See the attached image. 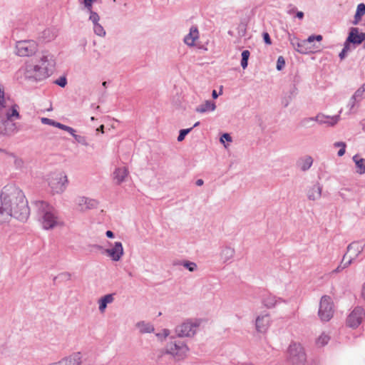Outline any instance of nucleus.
I'll return each instance as SVG.
<instances>
[{"label":"nucleus","instance_id":"43","mask_svg":"<svg viewBox=\"0 0 365 365\" xmlns=\"http://www.w3.org/2000/svg\"><path fill=\"white\" fill-rule=\"evenodd\" d=\"M356 16L357 17H361L362 16H364L365 14V4H359L358 6H357V9H356Z\"/></svg>","mask_w":365,"mask_h":365},{"label":"nucleus","instance_id":"39","mask_svg":"<svg viewBox=\"0 0 365 365\" xmlns=\"http://www.w3.org/2000/svg\"><path fill=\"white\" fill-rule=\"evenodd\" d=\"M88 12L90 14L89 20L92 22L93 26L94 25L99 24V21H100L99 15L96 12L93 11V10L91 11H88Z\"/></svg>","mask_w":365,"mask_h":365},{"label":"nucleus","instance_id":"11","mask_svg":"<svg viewBox=\"0 0 365 365\" xmlns=\"http://www.w3.org/2000/svg\"><path fill=\"white\" fill-rule=\"evenodd\" d=\"M75 204L76 209L80 212H86L89 210L94 209L98 205L96 200L91 199L84 196H79L76 198Z\"/></svg>","mask_w":365,"mask_h":365},{"label":"nucleus","instance_id":"59","mask_svg":"<svg viewBox=\"0 0 365 365\" xmlns=\"http://www.w3.org/2000/svg\"><path fill=\"white\" fill-rule=\"evenodd\" d=\"M296 16L300 19H303L304 17V13L302 11H297Z\"/></svg>","mask_w":365,"mask_h":365},{"label":"nucleus","instance_id":"37","mask_svg":"<svg viewBox=\"0 0 365 365\" xmlns=\"http://www.w3.org/2000/svg\"><path fill=\"white\" fill-rule=\"evenodd\" d=\"M73 138L78 143L83 146L88 147L90 145L89 142L86 136L75 134Z\"/></svg>","mask_w":365,"mask_h":365},{"label":"nucleus","instance_id":"40","mask_svg":"<svg viewBox=\"0 0 365 365\" xmlns=\"http://www.w3.org/2000/svg\"><path fill=\"white\" fill-rule=\"evenodd\" d=\"M170 334V331L168 329H163L160 332L156 334L158 339L160 341H163Z\"/></svg>","mask_w":365,"mask_h":365},{"label":"nucleus","instance_id":"23","mask_svg":"<svg viewBox=\"0 0 365 365\" xmlns=\"http://www.w3.org/2000/svg\"><path fill=\"white\" fill-rule=\"evenodd\" d=\"M114 296L115 294H108L98 299V304L100 313L103 314L108 304H112L114 302Z\"/></svg>","mask_w":365,"mask_h":365},{"label":"nucleus","instance_id":"6","mask_svg":"<svg viewBox=\"0 0 365 365\" xmlns=\"http://www.w3.org/2000/svg\"><path fill=\"white\" fill-rule=\"evenodd\" d=\"M46 181L53 194L63 193L66 190L68 185V178L66 175L61 171H56L49 173L46 177Z\"/></svg>","mask_w":365,"mask_h":365},{"label":"nucleus","instance_id":"10","mask_svg":"<svg viewBox=\"0 0 365 365\" xmlns=\"http://www.w3.org/2000/svg\"><path fill=\"white\" fill-rule=\"evenodd\" d=\"M37 43L32 40L18 41L16 45V53L20 56H29L37 51Z\"/></svg>","mask_w":365,"mask_h":365},{"label":"nucleus","instance_id":"61","mask_svg":"<svg viewBox=\"0 0 365 365\" xmlns=\"http://www.w3.org/2000/svg\"><path fill=\"white\" fill-rule=\"evenodd\" d=\"M361 17H357L356 16V13L355 14V16H354V21L353 22L354 24H357L358 22L361 20Z\"/></svg>","mask_w":365,"mask_h":365},{"label":"nucleus","instance_id":"42","mask_svg":"<svg viewBox=\"0 0 365 365\" xmlns=\"http://www.w3.org/2000/svg\"><path fill=\"white\" fill-rule=\"evenodd\" d=\"M353 260H354V259L345 254L343 257L341 264H342V267L345 269L352 263Z\"/></svg>","mask_w":365,"mask_h":365},{"label":"nucleus","instance_id":"14","mask_svg":"<svg viewBox=\"0 0 365 365\" xmlns=\"http://www.w3.org/2000/svg\"><path fill=\"white\" fill-rule=\"evenodd\" d=\"M82 363V354L81 352H75L72 354L61 359L56 362L51 363L48 365H81Z\"/></svg>","mask_w":365,"mask_h":365},{"label":"nucleus","instance_id":"63","mask_svg":"<svg viewBox=\"0 0 365 365\" xmlns=\"http://www.w3.org/2000/svg\"><path fill=\"white\" fill-rule=\"evenodd\" d=\"M212 96L213 98H217L218 97V94L217 93V91L215 90H213L212 92Z\"/></svg>","mask_w":365,"mask_h":365},{"label":"nucleus","instance_id":"44","mask_svg":"<svg viewBox=\"0 0 365 365\" xmlns=\"http://www.w3.org/2000/svg\"><path fill=\"white\" fill-rule=\"evenodd\" d=\"M358 100H361V98H365V91L363 89V87H360L353 95Z\"/></svg>","mask_w":365,"mask_h":365},{"label":"nucleus","instance_id":"27","mask_svg":"<svg viewBox=\"0 0 365 365\" xmlns=\"http://www.w3.org/2000/svg\"><path fill=\"white\" fill-rule=\"evenodd\" d=\"M215 109L216 105L215 102L205 101L195 108V111L199 113H204L206 112L214 111Z\"/></svg>","mask_w":365,"mask_h":365},{"label":"nucleus","instance_id":"48","mask_svg":"<svg viewBox=\"0 0 365 365\" xmlns=\"http://www.w3.org/2000/svg\"><path fill=\"white\" fill-rule=\"evenodd\" d=\"M56 83L61 87H65L67 83V80L65 77H61L56 81Z\"/></svg>","mask_w":365,"mask_h":365},{"label":"nucleus","instance_id":"47","mask_svg":"<svg viewBox=\"0 0 365 365\" xmlns=\"http://www.w3.org/2000/svg\"><path fill=\"white\" fill-rule=\"evenodd\" d=\"M322 40V35H312L308 37L307 41L309 43L313 42L314 41H321Z\"/></svg>","mask_w":365,"mask_h":365},{"label":"nucleus","instance_id":"50","mask_svg":"<svg viewBox=\"0 0 365 365\" xmlns=\"http://www.w3.org/2000/svg\"><path fill=\"white\" fill-rule=\"evenodd\" d=\"M358 101V99L354 97V96L351 98L349 100L348 106L350 107L349 110L351 111L354 107L355 106L356 102Z\"/></svg>","mask_w":365,"mask_h":365},{"label":"nucleus","instance_id":"12","mask_svg":"<svg viewBox=\"0 0 365 365\" xmlns=\"http://www.w3.org/2000/svg\"><path fill=\"white\" fill-rule=\"evenodd\" d=\"M364 316L363 308L356 307L347 318V324L351 327H357L361 322Z\"/></svg>","mask_w":365,"mask_h":365},{"label":"nucleus","instance_id":"52","mask_svg":"<svg viewBox=\"0 0 365 365\" xmlns=\"http://www.w3.org/2000/svg\"><path fill=\"white\" fill-rule=\"evenodd\" d=\"M63 130L70 133L73 137L76 134V130L70 126L65 125L64 128Z\"/></svg>","mask_w":365,"mask_h":365},{"label":"nucleus","instance_id":"53","mask_svg":"<svg viewBox=\"0 0 365 365\" xmlns=\"http://www.w3.org/2000/svg\"><path fill=\"white\" fill-rule=\"evenodd\" d=\"M263 38H264V42L267 44L270 45L272 43L271 38H270L268 33H267V32L263 33Z\"/></svg>","mask_w":365,"mask_h":365},{"label":"nucleus","instance_id":"55","mask_svg":"<svg viewBox=\"0 0 365 365\" xmlns=\"http://www.w3.org/2000/svg\"><path fill=\"white\" fill-rule=\"evenodd\" d=\"M53 126L63 130L64 128L65 125L55 121Z\"/></svg>","mask_w":365,"mask_h":365},{"label":"nucleus","instance_id":"34","mask_svg":"<svg viewBox=\"0 0 365 365\" xmlns=\"http://www.w3.org/2000/svg\"><path fill=\"white\" fill-rule=\"evenodd\" d=\"M334 148H339L338 156L341 157L345 154L346 145L344 142H335L333 144Z\"/></svg>","mask_w":365,"mask_h":365},{"label":"nucleus","instance_id":"64","mask_svg":"<svg viewBox=\"0 0 365 365\" xmlns=\"http://www.w3.org/2000/svg\"><path fill=\"white\" fill-rule=\"evenodd\" d=\"M362 297L365 299V284H364L363 289H362Z\"/></svg>","mask_w":365,"mask_h":365},{"label":"nucleus","instance_id":"8","mask_svg":"<svg viewBox=\"0 0 365 365\" xmlns=\"http://www.w3.org/2000/svg\"><path fill=\"white\" fill-rule=\"evenodd\" d=\"M321 320L327 322L334 314V304L330 297L324 295L321 298L318 312Z\"/></svg>","mask_w":365,"mask_h":365},{"label":"nucleus","instance_id":"1","mask_svg":"<svg viewBox=\"0 0 365 365\" xmlns=\"http://www.w3.org/2000/svg\"><path fill=\"white\" fill-rule=\"evenodd\" d=\"M30 211L24 192L15 185H5L0 192V224L14 217L25 221Z\"/></svg>","mask_w":365,"mask_h":365},{"label":"nucleus","instance_id":"25","mask_svg":"<svg viewBox=\"0 0 365 365\" xmlns=\"http://www.w3.org/2000/svg\"><path fill=\"white\" fill-rule=\"evenodd\" d=\"M199 38V32L196 26H192L190 32L184 38V42L188 46H193L195 41Z\"/></svg>","mask_w":365,"mask_h":365},{"label":"nucleus","instance_id":"51","mask_svg":"<svg viewBox=\"0 0 365 365\" xmlns=\"http://www.w3.org/2000/svg\"><path fill=\"white\" fill-rule=\"evenodd\" d=\"M225 140L228 141V142H231L232 141V138L231 136L230 135V134L228 133H224L221 138H220V142L224 143H225Z\"/></svg>","mask_w":365,"mask_h":365},{"label":"nucleus","instance_id":"46","mask_svg":"<svg viewBox=\"0 0 365 365\" xmlns=\"http://www.w3.org/2000/svg\"><path fill=\"white\" fill-rule=\"evenodd\" d=\"M285 65L284 59L282 56H279L277 62V69L280 71Z\"/></svg>","mask_w":365,"mask_h":365},{"label":"nucleus","instance_id":"16","mask_svg":"<svg viewBox=\"0 0 365 365\" xmlns=\"http://www.w3.org/2000/svg\"><path fill=\"white\" fill-rule=\"evenodd\" d=\"M289 40L297 51L300 53H307L310 52V48L307 46L309 42L307 40L299 41L297 37L289 35Z\"/></svg>","mask_w":365,"mask_h":365},{"label":"nucleus","instance_id":"36","mask_svg":"<svg viewBox=\"0 0 365 365\" xmlns=\"http://www.w3.org/2000/svg\"><path fill=\"white\" fill-rule=\"evenodd\" d=\"M93 32L95 33V34H96L97 36H98L100 37L103 38V37H105L106 35V30L102 26V25L100 24H97V25H94L93 26Z\"/></svg>","mask_w":365,"mask_h":365},{"label":"nucleus","instance_id":"24","mask_svg":"<svg viewBox=\"0 0 365 365\" xmlns=\"http://www.w3.org/2000/svg\"><path fill=\"white\" fill-rule=\"evenodd\" d=\"M314 160L310 155H305L300 158L297 162V168L303 171H307L312 165Z\"/></svg>","mask_w":365,"mask_h":365},{"label":"nucleus","instance_id":"49","mask_svg":"<svg viewBox=\"0 0 365 365\" xmlns=\"http://www.w3.org/2000/svg\"><path fill=\"white\" fill-rule=\"evenodd\" d=\"M41 121L43 124L54 125L55 121L48 118H41Z\"/></svg>","mask_w":365,"mask_h":365},{"label":"nucleus","instance_id":"58","mask_svg":"<svg viewBox=\"0 0 365 365\" xmlns=\"http://www.w3.org/2000/svg\"><path fill=\"white\" fill-rule=\"evenodd\" d=\"M346 53H347V52H346V51H344V50L342 49V51H341V53H339V58H340L341 59H344V58H345V56H346Z\"/></svg>","mask_w":365,"mask_h":365},{"label":"nucleus","instance_id":"26","mask_svg":"<svg viewBox=\"0 0 365 365\" xmlns=\"http://www.w3.org/2000/svg\"><path fill=\"white\" fill-rule=\"evenodd\" d=\"M57 36V31L54 28H47L39 34V39L48 42L53 40Z\"/></svg>","mask_w":365,"mask_h":365},{"label":"nucleus","instance_id":"32","mask_svg":"<svg viewBox=\"0 0 365 365\" xmlns=\"http://www.w3.org/2000/svg\"><path fill=\"white\" fill-rule=\"evenodd\" d=\"M353 194V190L350 187H342L339 191V195L344 200H348Z\"/></svg>","mask_w":365,"mask_h":365},{"label":"nucleus","instance_id":"60","mask_svg":"<svg viewBox=\"0 0 365 365\" xmlns=\"http://www.w3.org/2000/svg\"><path fill=\"white\" fill-rule=\"evenodd\" d=\"M361 17H357L356 16V13L355 14V16H354V21L353 22L354 24H357L358 22L361 20Z\"/></svg>","mask_w":365,"mask_h":365},{"label":"nucleus","instance_id":"31","mask_svg":"<svg viewBox=\"0 0 365 365\" xmlns=\"http://www.w3.org/2000/svg\"><path fill=\"white\" fill-rule=\"evenodd\" d=\"M199 125H200V122H196L194 124L192 128L180 130V133H179V135L178 137V141H179V142L182 141L185 139L186 135H187L192 130L193 128L197 127Z\"/></svg>","mask_w":365,"mask_h":365},{"label":"nucleus","instance_id":"28","mask_svg":"<svg viewBox=\"0 0 365 365\" xmlns=\"http://www.w3.org/2000/svg\"><path fill=\"white\" fill-rule=\"evenodd\" d=\"M136 328L140 334L153 333L155 330L153 325L150 322L141 321L135 324Z\"/></svg>","mask_w":365,"mask_h":365},{"label":"nucleus","instance_id":"57","mask_svg":"<svg viewBox=\"0 0 365 365\" xmlns=\"http://www.w3.org/2000/svg\"><path fill=\"white\" fill-rule=\"evenodd\" d=\"M344 268L342 267V264H339L335 269L332 271L333 273H337L341 272Z\"/></svg>","mask_w":365,"mask_h":365},{"label":"nucleus","instance_id":"18","mask_svg":"<svg viewBox=\"0 0 365 365\" xmlns=\"http://www.w3.org/2000/svg\"><path fill=\"white\" fill-rule=\"evenodd\" d=\"M0 156L4 158L8 163H13L16 169H21L24 165V162L21 158L3 149H0Z\"/></svg>","mask_w":365,"mask_h":365},{"label":"nucleus","instance_id":"54","mask_svg":"<svg viewBox=\"0 0 365 365\" xmlns=\"http://www.w3.org/2000/svg\"><path fill=\"white\" fill-rule=\"evenodd\" d=\"M350 43H351V42H349L348 41V38H346V41H345L344 43V48H343V50L346 51L347 53L350 51L351 48H350Z\"/></svg>","mask_w":365,"mask_h":365},{"label":"nucleus","instance_id":"62","mask_svg":"<svg viewBox=\"0 0 365 365\" xmlns=\"http://www.w3.org/2000/svg\"><path fill=\"white\" fill-rule=\"evenodd\" d=\"M203 183H204V182H203V180H202V179H199V180H197L196 181V185H197V186H201V185H203Z\"/></svg>","mask_w":365,"mask_h":365},{"label":"nucleus","instance_id":"35","mask_svg":"<svg viewBox=\"0 0 365 365\" xmlns=\"http://www.w3.org/2000/svg\"><path fill=\"white\" fill-rule=\"evenodd\" d=\"M330 339V337L325 334H322L317 339V344L318 346H324V345L327 344Z\"/></svg>","mask_w":365,"mask_h":365},{"label":"nucleus","instance_id":"22","mask_svg":"<svg viewBox=\"0 0 365 365\" xmlns=\"http://www.w3.org/2000/svg\"><path fill=\"white\" fill-rule=\"evenodd\" d=\"M128 174L129 171L126 167L117 168L113 171V178L117 185H120L125 181Z\"/></svg>","mask_w":365,"mask_h":365},{"label":"nucleus","instance_id":"20","mask_svg":"<svg viewBox=\"0 0 365 365\" xmlns=\"http://www.w3.org/2000/svg\"><path fill=\"white\" fill-rule=\"evenodd\" d=\"M348 41L353 44H360L365 40V33H359V29L352 27L350 29Z\"/></svg>","mask_w":365,"mask_h":365},{"label":"nucleus","instance_id":"56","mask_svg":"<svg viewBox=\"0 0 365 365\" xmlns=\"http://www.w3.org/2000/svg\"><path fill=\"white\" fill-rule=\"evenodd\" d=\"M106 235L108 238H113L114 237V233L112 231H110V230L106 231Z\"/></svg>","mask_w":365,"mask_h":365},{"label":"nucleus","instance_id":"41","mask_svg":"<svg viewBox=\"0 0 365 365\" xmlns=\"http://www.w3.org/2000/svg\"><path fill=\"white\" fill-rule=\"evenodd\" d=\"M182 264L185 268L187 269L190 272H195L197 267V264L195 262L190 261H184L182 263Z\"/></svg>","mask_w":365,"mask_h":365},{"label":"nucleus","instance_id":"30","mask_svg":"<svg viewBox=\"0 0 365 365\" xmlns=\"http://www.w3.org/2000/svg\"><path fill=\"white\" fill-rule=\"evenodd\" d=\"M280 301V299L272 294H268L262 299L263 304L268 309L274 308Z\"/></svg>","mask_w":365,"mask_h":365},{"label":"nucleus","instance_id":"3","mask_svg":"<svg viewBox=\"0 0 365 365\" xmlns=\"http://www.w3.org/2000/svg\"><path fill=\"white\" fill-rule=\"evenodd\" d=\"M34 207L38 221L44 230H53L64 226V222L57 210L43 200L34 202Z\"/></svg>","mask_w":365,"mask_h":365},{"label":"nucleus","instance_id":"29","mask_svg":"<svg viewBox=\"0 0 365 365\" xmlns=\"http://www.w3.org/2000/svg\"><path fill=\"white\" fill-rule=\"evenodd\" d=\"M353 161L356 165V172L362 175L365 173V159L361 158L358 154L353 156Z\"/></svg>","mask_w":365,"mask_h":365},{"label":"nucleus","instance_id":"38","mask_svg":"<svg viewBox=\"0 0 365 365\" xmlns=\"http://www.w3.org/2000/svg\"><path fill=\"white\" fill-rule=\"evenodd\" d=\"M250 53L248 50H245L242 53L241 66L245 69L247 67V62Z\"/></svg>","mask_w":365,"mask_h":365},{"label":"nucleus","instance_id":"7","mask_svg":"<svg viewBox=\"0 0 365 365\" xmlns=\"http://www.w3.org/2000/svg\"><path fill=\"white\" fill-rule=\"evenodd\" d=\"M201 324L198 319H188L175 328V332L178 337L192 338L197 332Z\"/></svg>","mask_w":365,"mask_h":365},{"label":"nucleus","instance_id":"15","mask_svg":"<svg viewBox=\"0 0 365 365\" xmlns=\"http://www.w3.org/2000/svg\"><path fill=\"white\" fill-rule=\"evenodd\" d=\"M322 185L319 182L309 186L306 191L307 199L313 202L319 200L322 197Z\"/></svg>","mask_w":365,"mask_h":365},{"label":"nucleus","instance_id":"9","mask_svg":"<svg viewBox=\"0 0 365 365\" xmlns=\"http://www.w3.org/2000/svg\"><path fill=\"white\" fill-rule=\"evenodd\" d=\"M103 253L113 262H118L124 255L123 244L120 242H108V247L103 250Z\"/></svg>","mask_w":365,"mask_h":365},{"label":"nucleus","instance_id":"33","mask_svg":"<svg viewBox=\"0 0 365 365\" xmlns=\"http://www.w3.org/2000/svg\"><path fill=\"white\" fill-rule=\"evenodd\" d=\"M316 122V116L315 117H309L303 118L301 122V126L304 128H310L314 125Z\"/></svg>","mask_w":365,"mask_h":365},{"label":"nucleus","instance_id":"21","mask_svg":"<svg viewBox=\"0 0 365 365\" xmlns=\"http://www.w3.org/2000/svg\"><path fill=\"white\" fill-rule=\"evenodd\" d=\"M235 254V250L231 246H224L220 252V260L223 263H229L232 261Z\"/></svg>","mask_w":365,"mask_h":365},{"label":"nucleus","instance_id":"17","mask_svg":"<svg viewBox=\"0 0 365 365\" xmlns=\"http://www.w3.org/2000/svg\"><path fill=\"white\" fill-rule=\"evenodd\" d=\"M340 115H326L323 113H319L316 115V122L320 125H327L328 126H334L339 121Z\"/></svg>","mask_w":365,"mask_h":365},{"label":"nucleus","instance_id":"19","mask_svg":"<svg viewBox=\"0 0 365 365\" xmlns=\"http://www.w3.org/2000/svg\"><path fill=\"white\" fill-rule=\"evenodd\" d=\"M364 244L361 242H354L347 247V255L353 259H356L364 250Z\"/></svg>","mask_w":365,"mask_h":365},{"label":"nucleus","instance_id":"5","mask_svg":"<svg viewBox=\"0 0 365 365\" xmlns=\"http://www.w3.org/2000/svg\"><path fill=\"white\" fill-rule=\"evenodd\" d=\"M286 359L291 365H305L307 354L302 344L292 341L287 349Z\"/></svg>","mask_w":365,"mask_h":365},{"label":"nucleus","instance_id":"2","mask_svg":"<svg viewBox=\"0 0 365 365\" xmlns=\"http://www.w3.org/2000/svg\"><path fill=\"white\" fill-rule=\"evenodd\" d=\"M54 66L53 56L48 53L42 55L38 62H27L17 72V78H24L31 81H41L49 76Z\"/></svg>","mask_w":365,"mask_h":365},{"label":"nucleus","instance_id":"4","mask_svg":"<svg viewBox=\"0 0 365 365\" xmlns=\"http://www.w3.org/2000/svg\"><path fill=\"white\" fill-rule=\"evenodd\" d=\"M189 351L187 345L182 341L178 340L175 336H171L165 348L160 351L161 356L163 354L170 355L176 360L184 359Z\"/></svg>","mask_w":365,"mask_h":365},{"label":"nucleus","instance_id":"45","mask_svg":"<svg viewBox=\"0 0 365 365\" xmlns=\"http://www.w3.org/2000/svg\"><path fill=\"white\" fill-rule=\"evenodd\" d=\"M98 0H83V4L87 11H92L93 4L96 2Z\"/></svg>","mask_w":365,"mask_h":365},{"label":"nucleus","instance_id":"13","mask_svg":"<svg viewBox=\"0 0 365 365\" xmlns=\"http://www.w3.org/2000/svg\"><path fill=\"white\" fill-rule=\"evenodd\" d=\"M271 324V317L269 314H260L255 319V328L259 333H266Z\"/></svg>","mask_w":365,"mask_h":365}]
</instances>
